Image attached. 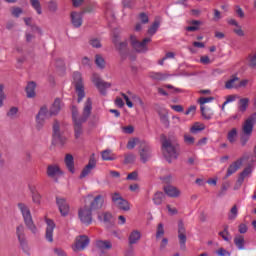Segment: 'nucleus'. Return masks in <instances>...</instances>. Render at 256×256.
Masks as SVG:
<instances>
[{"label": "nucleus", "mask_w": 256, "mask_h": 256, "mask_svg": "<svg viewBox=\"0 0 256 256\" xmlns=\"http://www.w3.org/2000/svg\"><path fill=\"white\" fill-rule=\"evenodd\" d=\"M99 221H103L105 225H111L113 223V215L109 212H103L98 215Z\"/></svg>", "instance_id": "32"}, {"label": "nucleus", "mask_w": 256, "mask_h": 256, "mask_svg": "<svg viewBox=\"0 0 256 256\" xmlns=\"http://www.w3.org/2000/svg\"><path fill=\"white\" fill-rule=\"evenodd\" d=\"M97 9V4H90L84 8L82 11V15H85V13H95V10Z\"/></svg>", "instance_id": "52"}, {"label": "nucleus", "mask_w": 256, "mask_h": 256, "mask_svg": "<svg viewBox=\"0 0 256 256\" xmlns=\"http://www.w3.org/2000/svg\"><path fill=\"white\" fill-rule=\"evenodd\" d=\"M47 175L51 179H55V177H59V175H63L61 168L58 165H49L47 167Z\"/></svg>", "instance_id": "25"}, {"label": "nucleus", "mask_w": 256, "mask_h": 256, "mask_svg": "<svg viewBox=\"0 0 256 256\" xmlns=\"http://www.w3.org/2000/svg\"><path fill=\"white\" fill-rule=\"evenodd\" d=\"M96 247L97 249H100V251H106L113 249V244L109 240H97Z\"/></svg>", "instance_id": "30"}, {"label": "nucleus", "mask_w": 256, "mask_h": 256, "mask_svg": "<svg viewBox=\"0 0 256 256\" xmlns=\"http://www.w3.org/2000/svg\"><path fill=\"white\" fill-rule=\"evenodd\" d=\"M132 99L136 105H139L142 109H145V103L143 102V99L137 95H133Z\"/></svg>", "instance_id": "56"}, {"label": "nucleus", "mask_w": 256, "mask_h": 256, "mask_svg": "<svg viewBox=\"0 0 256 256\" xmlns=\"http://www.w3.org/2000/svg\"><path fill=\"white\" fill-rule=\"evenodd\" d=\"M247 159H249V156H243L242 158L236 160L234 163H232L227 170L226 173V179L227 177H231V175H233V173H237V171H239V169H241V165H243L244 161H247Z\"/></svg>", "instance_id": "18"}, {"label": "nucleus", "mask_w": 256, "mask_h": 256, "mask_svg": "<svg viewBox=\"0 0 256 256\" xmlns=\"http://www.w3.org/2000/svg\"><path fill=\"white\" fill-rule=\"evenodd\" d=\"M131 45L135 51L138 53H147L148 48H147V43H151V38L147 37L144 38L143 41L137 40V37L132 36L130 37Z\"/></svg>", "instance_id": "6"}, {"label": "nucleus", "mask_w": 256, "mask_h": 256, "mask_svg": "<svg viewBox=\"0 0 256 256\" xmlns=\"http://www.w3.org/2000/svg\"><path fill=\"white\" fill-rule=\"evenodd\" d=\"M239 216V208H237V205L232 206L228 213V220L229 221H235L237 217Z\"/></svg>", "instance_id": "37"}, {"label": "nucleus", "mask_w": 256, "mask_h": 256, "mask_svg": "<svg viewBox=\"0 0 256 256\" xmlns=\"http://www.w3.org/2000/svg\"><path fill=\"white\" fill-rule=\"evenodd\" d=\"M247 107H249V98L240 99L238 103L239 111H241L242 113H245V111H247Z\"/></svg>", "instance_id": "38"}, {"label": "nucleus", "mask_w": 256, "mask_h": 256, "mask_svg": "<svg viewBox=\"0 0 256 256\" xmlns=\"http://www.w3.org/2000/svg\"><path fill=\"white\" fill-rule=\"evenodd\" d=\"M56 203L63 217L69 215V203L64 198H56Z\"/></svg>", "instance_id": "22"}, {"label": "nucleus", "mask_w": 256, "mask_h": 256, "mask_svg": "<svg viewBox=\"0 0 256 256\" xmlns=\"http://www.w3.org/2000/svg\"><path fill=\"white\" fill-rule=\"evenodd\" d=\"M53 141L56 145H65L67 143V137L61 134L58 121H55L53 124Z\"/></svg>", "instance_id": "14"}, {"label": "nucleus", "mask_w": 256, "mask_h": 256, "mask_svg": "<svg viewBox=\"0 0 256 256\" xmlns=\"http://www.w3.org/2000/svg\"><path fill=\"white\" fill-rule=\"evenodd\" d=\"M178 239L180 243V249L185 251L187 249V229L185 228V223H183V220L178 221Z\"/></svg>", "instance_id": "10"}, {"label": "nucleus", "mask_w": 256, "mask_h": 256, "mask_svg": "<svg viewBox=\"0 0 256 256\" xmlns=\"http://www.w3.org/2000/svg\"><path fill=\"white\" fill-rule=\"evenodd\" d=\"M237 99V96L235 95H229L226 98V101L222 104V111H225V106L229 105V103H233Z\"/></svg>", "instance_id": "57"}, {"label": "nucleus", "mask_w": 256, "mask_h": 256, "mask_svg": "<svg viewBox=\"0 0 256 256\" xmlns=\"http://www.w3.org/2000/svg\"><path fill=\"white\" fill-rule=\"evenodd\" d=\"M11 15H13V17H16V18L21 17V15H23V8L17 7V6L12 7Z\"/></svg>", "instance_id": "49"}, {"label": "nucleus", "mask_w": 256, "mask_h": 256, "mask_svg": "<svg viewBox=\"0 0 256 256\" xmlns=\"http://www.w3.org/2000/svg\"><path fill=\"white\" fill-rule=\"evenodd\" d=\"M123 133H126L127 135H131L133 131H135V128L131 125L122 127Z\"/></svg>", "instance_id": "63"}, {"label": "nucleus", "mask_w": 256, "mask_h": 256, "mask_svg": "<svg viewBox=\"0 0 256 256\" xmlns=\"http://www.w3.org/2000/svg\"><path fill=\"white\" fill-rule=\"evenodd\" d=\"M165 235V226L163 223H159L156 229V239H161Z\"/></svg>", "instance_id": "46"}, {"label": "nucleus", "mask_w": 256, "mask_h": 256, "mask_svg": "<svg viewBox=\"0 0 256 256\" xmlns=\"http://www.w3.org/2000/svg\"><path fill=\"white\" fill-rule=\"evenodd\" d=\"M165 200V194L163 192H156L152 198L154 205H161Z\"/></svg>", "instance_id": "36"}, {"label": "nucleus", "mask_w": 256, "mask_h": 256, "mask_svg": "<svg viewBox=\"0 0 256 256\" xmlns=\"http://www.w3.org/2000/svg\"><path fill=\"white\" fill-rule=\"evenodd\" d=\"M251 166L246 167L239 175L238 180L236 182V185L234 186L235 191L243 185V182L245 181L246 177H249L252 173Z\"/></svg>", "instance_id": "20"}, {"label": "nucleus", "mask_w": 256, "mask_h": 256, "mask_svg": "<svg viewBox=\"0 0 256 256\" xmlns=\"http://www.w3.org/2000/svg\"><path fill=\"white\" fill-rule=\"evenodd\" d=\"M92 82L94 83L95 87L99 90L101 95H107V89L111 87V83L103 81L99 74L92 75Z\"/></svg>", "instance_id": "11"}, {"label": "nucleus", "mask_w": 256, "mask_h": 256, "mask_svg": "<svg viewBox=\"0 0 256 256\" xmlns=\"http://www.w3.org/2000/svg\"><path fill=\"white\" fill-rule=\"evenodd\" d=\"M200 111L202 113V117H204L208 121L210 119H213L214 112L211 108H207L206 106H202V107H200Z\"/></svg>", "instance_id": "35"}, {"label": "nucleus", "mask_w": 256, "mask_h": 256, "mask_svg": "<svg viewBox=\"0 0 256 256\" xmlns=\"http://www.w3.org/2000/svg\"><path fill=\"white\" fill-rule=\"evenodd\" d=\"M216 254L218 256H231V252L227 251L225 248H219L217 251H216Z\"/></svg>", "instance_id": "61"}, {"label": "nucleus", "mask_w": 256, "mask_h": 256, "mask_svg": "<svg viewBox=\"0 0 256 256\" xmlns=\"http://www.w3.org/2000/svg\"><path fill=\"white\" fill-rule=\"evenodd\" d=\"M102 159L103 161H113V154L109 150H104L102 152Z\"/></svg>", "instance_id": "54"}, {"label": "nucleus", "mask_w": 256, "mask_h": 256, "mask_svg": "<svg viewBox=\"0 0 256 256\" xmlns=\"http://www.w3.org/2000/svg\"><path fill=\"white\" fill-rule=\"evenodd\" d=\"M30 5H32L33 9L36 10L38 15L43 13V10L41 9V2H39V0H30Z\"/></svg>", "instance_id": "41"}, {"label": "nucleus", "mask_w": 256, "mask_h": 256, "mask_svg": "<svg viewBox=\"0 0 256 256\" xmlns=\"http://www.w3.org/2000/svg\"><path fill=\"white\" fill-rule=\"evenodd\" d=\"M95 167H97V160H95V154H92L88 164L83 168L80 174V179H85V177H87Z\"/></svg>", "instance_id": "17"}, {"label": "nucleus", "mask_w": 256, "mask_h": 256, "mask_svg": "<svg viewBox=\"0 0 256 256\" xmlns=\"http://www.w3.org/2000/svg\"><path fill=\"white\" fill-rule=\"evenodd\" d=\"M71 24L75 29H79L83 25V13L82 12H71L70 14Z\"/></svg>", "instance_id": "19"}, {"label": "nucleus", "mask_w": 256, "mask_h": 256, "mask_svg": "<svg viewBox=\"0 0 256 256\" xmlns=\"http://www.w3.org/2000/svg\"><path fill=\"white\" fill-rule=\"evenodd\" d=\"M16 236L21 249L24 251V253L29 254V244L27 242V237H25V227H23V225H19L16 228Z\"/></svg>", "instance_id": "8"}, {"label": "nucleus", "mask_w": 256, "mask_h": 256, "mask_svg": "<svg viewBox=\"0 0 256 256\" xmlns=\"http://www.w3.org/2000/svg\"><path fill=\"white\" fill-rule=\"evenodd\" d=\"M54 253L57 256H67V253L62 248H54Z\"/></svg>", "instance_id": "64"}, {"label": "nucleus", "mask_w": 256, "mask_h": 256, "mask_svg": "<svg viewBox=\"0 0 256 256\" xmlns=\"http://www.w3.org/2000/svg\"><path fill=\"white\" fill-rule=\"evenodd\" d=\"M199 131H205V124L200 123V122H196L190 128V133L196 134V133H199Z\"/></svg>", "instance_id": "40"}, {"label": "nucleus", "mask_w": 256, "mask_h": 256, "mask_svg": "<svg viewBox=\"0 0 256 256\" xmlns=\"http://www.w3.org/2000/svg\"><path fill=\"white\" fill-rule=\"evenodd\" d=\"M32 201L36 205H41V194H39V192L36 194H32Z\"/></svg>", "instance_id": "62"}, {"label": "nucleus", "mask_w": 256, "mask_h": 256, "mask_svg": "<svg viewBox=\"0 0 256 256\" xmlns=\"http://www.w3.org/2000/svg\"><path fill=\"white\" fill-rule=\"evenodd\" d=\"M17 113H19V108L11 107L6 115L9 119H17Z\"/></svg>", "instance_id": "47"}, {"label": "nucleus", "mask_w": 256, "mask_h": 256, "mask_svg": "<svg viewBox=\"0 0 256 256\" xmlns=\"http://www.w3.org/2000/svg\"><path fill=\"white\" fill-rule=\"evenodd\" d=\"M184 143H186V145H193L195 143V138L189 134H185Z\"/></svg>", "instance_id": "58"}, {"label": "nucleus", "mask_w": 256, "mask_h": 256, "mask_svg": "<svg viewBox=\"0 0 256 256\" xmlns=\"http://www.w3.org/2000/svg\"><path fill=\"white\" fill-rule=\"evenodd\" d=\"M159 29V22L155 21L148 29V35H155Z\"/></svg>", "instance_id": "51"}, {"label": "nucleus", "mask_w": 256, "mask_h": 256, "mask_svg": "<svg viewBox=\"0 0 256 256\" xmlns=\"http://www.w3.org/2000/svg\"><path fill=\"white\" fill-rule=\"evenodd\" d=\"M90 240L87 235L77 236L75 239V243L72 246L73 251H85L89 246Z\"/></svg>", "instance_id": "12"}, {"label": "nucleus", "mask_w": 256, "mask_h": 256, "mask_svg": "<svg viewBox=\"0 0 256 256\" xmlns=\"http://www.w3.org/2000/svg\"><path fill=\"white\" fill-rule=\"evenodd\" d=\"M105 202V200L103 199L102 195H98L94 198V200L91 202L90 204V209L92 211H95L97 209H101V207H103V203Z\"/></svg>", "instance_id": "28"}, {"label": "nucleus", "mask_w": 256, "mask_h": 256, "mask_svg": "<svg viewBox=\"0 0 256 256\" xmlns=\"http://www.w3.org/2000/svg\"><path fill=\"white\" fill-rule=\"evenodd\" d=\"M73 79L75 83V89L78 96V103H81L85 99V86L83 85V77L81 73L74 72Z\"/></svg>", "instance_id": "5"}, {"label": "nucleus", "mask_w": 256, "mask_h": 256, "mask_svg": "<svg viewBox=\"0 0 256 256\" xmlns=\"http://www.w3.org/2000/svg\"><path fill=\"white\" fill-rule=\"evenodd\" d=\"M191 25L192 26L186 27V31H190V32L199 31V26L201 25V21H199V20H192L191 21Z\"/></svg>", "instance_id": "43"}, {"label": "nucleus", "mask_w": 256, "mask_h": 256, "mask_svg": "<svg viewBox=\"0 0 256 256\" xmlns=\"http://www.w3.org/2000/svg\"><path fill=\"white\" fill-rule=\"evenodd\" d=\"M212 101H215V97H200L198 99L200 107H205V104L212 103Z\"/></svg>", "instance_id": "45"}, {"label": "nucleus", "mask_w": 256, "mask_h": 256, "mask_svg": "<svg viewBox=\"0 0 256 256\" xmlns=\"http://www.w3.org/2000/svg\"><path fill=\"white\" fill-rule=\"evenodd\" d=\"M62 107L63 104L61 103V99L56 98L50 108V115H59V112L61 111Z\"/></svg>", "instance_id": "29"}, {"label": "nucleus", "mask_w": 256, "mask_h": 256, "mask_svg": "<svg viewBox=\"0 0 256 256\" xmlns=\"http://www.w3.org/2000/svg\"><path fill=\"white\" fill-rule=\"evenodd\" d=\"M112 202L118 209L122 211H129L131 206H129V202L121 196L118 192L112 194Z\"/></svg>", "instance_id": "13"}, {"label": "nucleus", "mask_w": 256, "mask_h": 256, "mask_svg": "<svg viewBox=\"0 0 256 256\" xmlns=\"http://www.w3.org/2000/svg\"><path fill=\"white\" fill-rule=\"evenodd\" d=\"M93 110V102L91 98H88L84 104L82 116H79L77 107H72V121L74 123L75 139H79L83 135V123L87 122V119L91 117V111Z\"/></svg>", "instance_id": "1"}, {"label": "nucleus", "mask_w": 256, "mask_h": 256, "mask_svg": "<svg viewBox=\"0 0 256 256\" xmlns=\"http://www.w3.org/2000/svg\"><path fill=\"white\" fill-rule=\"evenodd\" d=\"M64 163L70 173H75V159L73 158V155L66 154Z\"/></svg>", "instance_id": "27"}, {"label": "nucleus", "mask_w": 256, "mask_h": 256, "mask_svg": "<svg viewBox=\"0 0 256 256\" xmlns=\"http://www.w3.org/2000/svg\"><path fill=\"white\" fill-rule=\"evenodd\" d=\"M149 77L153 81H167L171 77V74L167 72H150Z\"/></svg>", "instance_id": "23"}, {"label": "nucleus", "mask_w": 256, "mask_h": 256, "mask_svg": "<svg viewBox=\"0 0 256 256\" xmlns=\"http://www.w3.org/2000/svg\"><path fill=\"white\" fill-rule=\"evenodd\" d=\"M141 241V231L132 230L128 236V245H137Z\"/></svg>", "instance_id": "24"}, {"label": "nucleus", "mask_w": 256, "mask_h": 256, "mask_svg": "<svg viewBox=\"0 0 256 256\" xmlns=\"http://www.w3.org/2000/svg\"><path fill=\"white\" fill-rule=\"evenodd\" d=\"M126 179L127 181H137V179H139V173H137V171H133L127 175Z\"/></svg>", "instance_id": "59"}, {"label": "nucleus", "mask_w": 256, "mask_h": 256, "mask_svg": "<svg viewBox=\"0 0 256 256\" xmlns=\"http://www.w3.org/2000/svg\"><path fill=\"white\" fill-rule=\"evenodd\" d=\"M162 151L166 161L171 163L173 159L179 157V144L174 145L170 140L165 139L162 142Z\"/></svg>", "instance_id": "3"}, {"label": "nucleus", "mask_w": 256, "mask_h": 256, "mask_svg": "<svg viewBox=\"0 0 256 256\" xmlns=\"http://www.w3.org/2000/svg\"><path fill=\"white\" fill-rule=\"evenodd\" d=\"M46 240L53 243V231H55V222L51 219H46Z\"/></svg>", "instance_id": "21"}, {"label": "nucleus", "mask_w": 256, "mask_h": 256, "mask_svg": "<svg viewBox=\"0 0 256 256\" xmlns=\"http://www.w3.org/2000/svg\"><path fill=\"white\" fill-rule=\"evenodd\" d=\"M95 64L97 65V67H99V69H105V59L103 58V56L97 54L95 56Z\"/></svg>", "instance_id": "44"}, {"label": "nucleus", "mask_w": 256, "mask_h": 256, "mask_svg": "<svg viewBox=\"0 0 256 256\" xmlns=\"http://www.w3.org/2000/svg\"><path fill=\"white\" fill-rule=\"evenodd\" d=\"M227 139L229 143H235L237 141V128H233L228 132Z\"/></svg>", "instance_id": "42"}, {"label": "nucleus", "mask_w": 256, "mask_h": 256, "mask_svg": "<svg viewBox=\"0 0 256 256\" xmlns=\"http://www.w3.org/2000/svg\"><path fill=\"white\" fill-rule=\"evenodd\" d=\"M220 237L224 239V241H230L231 238L229 237V227H225L222 232H219Z\"/></svg>", "instance_id": "55"}, {"label": "nucleus", "mask_w": 256, "mask_h": 256, "mask_svg": "<svg viewBox=\"0 0 256 256\" xmlns=\"http://www.w3.org/2000/svg\"><path fill=\"white\" fill-rule=\"evenodd\" d=\"M89 43L91 47H94L95 49H101V40L98 38H91Z\"/></svg>", "instance_id": "53"}, {"label": "nucleus", "mask_w": 256, "mask_h": 256, "mask_svg": "<svg viewBox=\"0 0 256 256\" xmlns=\"http://www.w3.org/2000/svg\"><path fill=\"white\" fill-rule=\"evenodd\" d=\"M7 99V95H5V85L0 84V109L3 107L4 101Z\"/></svg>", "instance_id": "48"}, {"label": "nucleus", "mask_w": 256, "mask_h": 256, "mask_svg": "<svg viewBox=\"0 0 256 256\" xmlns=\"http://www.w3.org/2000/svg\"><path fill=\"white\" fill-rule=\"evenodd\" d=\"M37 88V84L34 81H31L26 86V94L29 99L35 97V89Z\"/></svg>", "instance_id": "34"}, {"label": "nucleus", "mask_w": 256, "mask_h": 256, "mask_svg": "<svg viewBox=\"0 0 256 256\" xmlns=\"http://www.w3.org/2000/svg\"><path fill=\"white\" fill-rule=\"evenodd\" d=\"M137 159V156L133 153L125 154L124 156V163L130 164V163H135V160Z\"/></svg>", "instance_id": "50"}, {"label": "nucleus", "mask_w": 256, "mask_h": 256, "mask_svg": "<svg viewBox=\"0 0 256 256\" xmlns=\"http://www.w3.org/2000/svg\"><path fill=\"white\" fill-rule=\"evenodd\" d=\"M112 42L114 43L117 51H119L122 59H125V57L127 56V41L120 42L119 35H114Z\"/></svg>", "instance_id": "16"}, {"label": "nucleus", "mask_w": 256, "mask_h": 256, "mask_svg": "<svg viewBox=\"0 0 256 256\" xmlns=\"http://www.w3.org/2000/svg\"><path fill=\"white\" fill-rule=\"evenodd\" d=\"M239 83V77L232 76L228 81L225 83V89H237Z\"/></svg>", "instance_id": "33"}, {"label": "nucleus", "mask_w": 256, "mask_h": 256, "mask_svg": "<svg viewBox=\"0 0 256 256\" xmlns=\"http://www.w3.org/2000/svg\"><path fill=\"white\" fill-rule=\"evenodd\" d=\"M139 155L142 163H147L151 157V146L145 140L140 142Z\"/></svg>", "instance_id": "15"}, {"label": "nucleus", "mask_w": 256, "mask_h": 256, "mask_svg": "<svg viewBox=\"0 0 256 256\" xmlns=\"http://www.w3.org/2000/svg\"><path fill=\"white\" fill-rule=\"evenodd\" d=\"M50 117H53V114H51V110L49 111L47 109V106L41 107L36 116L37 128L41 129V127L45 125V121H47V119H50Z\"/></svg>", "instance_id": "9"}, {"label": "nucleus", "mask_w": 256, "mask_h": 256, "mask_svg": "<svg viewBox=\"0 0 256 256\" xmlns=\"http://www.w3.org/2000/svg\"><path fill=\"white\" fill-rule=\"evenodd\" d=\"M145 140H140L139 138H132L127 143V149H135L136 145H139L141 147V143H143Z\"/></svg>", "instance_id": "39"}, {"label": "nucleus", "mask_w": 256, "mask_h": 256, "mask_svg": "<svg viewBox=\"0 0 256 256\" xmlns=\"http://www.w3.org/2000/svg\"><path fill=\"white\" fill-rule=\"evenodd\" d=\"M234 245L239 251H245V237L243 235H237L234 238Z\"/></svg>", "instance_id": "31"}, {"label": "nucleus", "mask_w": 256, "mask_h": 256, "mask_svg": "<svg viewBox=\"0 0 256 256\" xmlns=\"http://www.w3.org/2000/svg\"><path fill=\"white\" fill-rule=\"evenodd\" d=\"M233 32L238 35V37H245V32L240 25L236 26V28L233 29Z\"/></svg>", "instance_id": "60"}, {"label": "nucleus", "mask_w": 256, "mask_h": 256, "mask_svg": "<svg viewBox=\"0 0 256 256\" xmlns=\"http://www.w3.org/2000/svg\"><path fill=\"white\" fill-rule=\"evenodd\" d=\"M256 123V113L252 114L250 117H248L243 126H242V135L240 137V143L242 147H245L247 143L249 142V139H251V134L253 133V127Z\"/></svg>", "instance_id": "2"}, {"label": "nucleus", "mask_w": 256, "mask_h": 256, "mask_svg": "<svg viewBox=\"0 0 256 256\" xmlns=\"http://www.w3.org/2000/svg\"><path fill=\"white\" fill-rule=\"evenodd\" d=\"M18 209L21 211L27 229H29V231L35 235V233H37V226H35V223L33 222L31 210H29V207L23 203L18 204Z\"/></svg>", "instance_id": "4"}, {"label": "nucleus", "mask_w": 256, "mask_h": 256, "mask_svg": "<svg viewBox=\"0 0 256 256\" xmlns=\"http://www.w3.org/2000/svg\"><path fill=\"white\" fill-rule=\"evenodd\" d=\"M92 209L89 206L85 205L84 207L80 208L78 211V217L84 225H91L93 223V214Z\"/></svg>", "instance_id": "7"}, {"label": "nucleus", "mask_w": 256, "mask_h": 256, "mask_svg": "<svg viewBox=\"0 0 256 256\" xmlns=\"http://www.w3.org/2000/svg\"><path fill=\"white\" fill-rule=\"evenodd\" d=\"M164 192L166 193V195L168 197H172V198H177L181 195V190H179V188L175 187V186H165L164 187Z\"/></svg>", "instance_id": "26"}]
</instances>
